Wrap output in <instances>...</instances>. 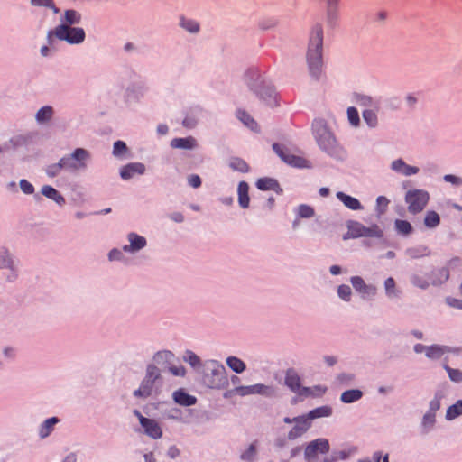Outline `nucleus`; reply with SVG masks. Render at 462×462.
I'll return each instance as SVG.
<instances>
[{
  "label": "nucleus",
  "instance_id": "obj_1",
  "mask_svg": "<svg viewBox=\"0 0 462 462\" xmlns=\"http://www.w3.org/2000/svg\"><path fill=\"white\" fill-rule=\"evenodd\" d=\"M312 130L319 148L330 157L343 161L346 157V151L337 143L333 134L327 126L323 117H316L312 123Z\"/></svg>",
  "mask_w": 462,
  "mask_h": 462
},
{
  "label": "nucleus",
  "instance_id": "obj_2",
  "mask_svg": "<svg viewBox=\"0 0 462 462\" xmlns=\"http://www.w3.org/2000/svg\"><path fill=\"white\" fill-rule=\"evenodd\" d=\"M322 45H323V28L321 24H316L310 33V42L307 51V61L310 73L315 79H319L322 68Z\"/></svg>",
  "mask_w": 462,
  "mask_h": 462
},
{
  "label": "nucleus",
  "instance_id": "obj_3",
  "mask_svg": "<svg viewBox=\"0 0 462 462\" xmlns=\"http://www.w3.org/2000/svg\"><path fill=\"white\" fill-rule=\"evenodd\" d=\"M202 383L210 389L221 390L228 386L225 366L217 360H208L204 365Z\"/></svg>",
  "mask_w": 462,
  "mask_h": 462
},
{
  "label": "nucleus",
  "instance_id": "obj_4",
  "mask_svg": "<svg viewBox=\"0 0 462 462\" xmlns=\"http://www.w3.org/2000/svg\"><path fill=\"white\" fill-rule=\"evenodd\" d=\"M86 33L83 28L59 24L47 32V41L53 44L54 39L65 41L69 44H79L85 41Z\"/></svg>",
  "mask_w": 462,
  "mask_h": 462
},
{
  "label": "nucleus",
  "instance_id": "obj_5",
  "mask_svg": "<svg viewBox=\"0 0 462 462\" xmlns=\"http://www.w3.org/2000/svg\"><path fill=\"white\" fill-rule=\"evenodd\" d=\"M330 445L327 439L319 438L304 445L303 457L305 462H332L328 457Z\"/></svg>",
  "mask_w": 462,
  "mask_h": 462
},
{
  "label": "nucleus",
  "instance_id": "obj_6",
  "mask_svg": "<svg viewBox=\"0 0 462 462\" xmlns=\"http://www.w3.org/2000/svg\"><path fill=\"white\" fill-rule=\"evenodd\" d=\"M90 160L91 153L85 148H76L72 152L61 157V162L65 166V171L69 173L85 171Z\"/></svg>",
  "mask_w": 462,
  "mask_h": 462
},
{
  "label": "nucleus",
  "instance_id": "obj_7",
  "mask_svg": "<svg viewBox=\"0 0 462 462\" xmlns=\"http://www.w3.org/2000/svg\"><path fill=\"white\" fill-rule=\"evenodd\" d=\"M161 376V369L154 365H148L145 371V376L141 382L140 387L134 392V396L138 398H147L153 391L154 383Z\"/></svg>",
  "mask_w": 462,
  "mask_h": 462
},
{
  "label": "nucleus",
  "instance_id": "obj_8",
  "mask_svg": "<svg viewBox=\"0 0 462 462\" xmlns=\"http://www.w3.org/2000/svg\"><path fill=\"white\" fill-rule=\"evenodd\" d=\"M283 422L285 424L292 425L287 432V439L289 441H294L302 438L311 428V423L303 416V414L293 418L284 417Z\"/></svg>",
  "mask_w": 462,
  "mask_h": 462
},
{
  "label": "nucleus",
  "instance_id": "obj_9",
  "mask_svg": "<svg viewBox=\"0 0 462 462\" xmlns=\"http://www.w3.org/2000/svg\"><path fill=\"white\" fill-rule=\"evenodd\" d=\"M430 195L423 189H411L406 193L405 202L408 209L412 214L421 212L428 205Z\"/></svg>",
  "mask_w": 462,
  "mask_h": 462
},
{
  "label": "nucleus",
  "instance_id": "obj_10",
  "mask_svg": "<svg viewBox=\"0 0 462 462\" xmlns=\"http://www.w3.org/2000/svg\"><path fill=\"white\" fill-rule=\"evenodd\" d=\"M273 149L280 159L286 164L297 168H310L309 162L302 157L292 154L288 148L279 143H273Z\"/></svg>",
  "mask_w": 462,
  "mask_h": 462
},
{
  "label": "nucleus",
  "instance_id": "obj_11",
  "mask_svg": "<svg viewBox=\"0 0 462 462\" xmlns=\"http://www.w3.org/2000/svg\"><path fill=\"white\" fill-rule=\"evenodd\" d=\"M258 82L251 86L252 89L266 102L268 106H276L277 97L275 90L273 86L266 83L264 80L258 79Z\"/></svg>",
  "mask_w": 462,
  "mask_h": 462
},
{
  "label": "nucleus",
  "instance_id": "obj_12",
  "mask_svg": "<svg viewBox=\"0 0 462 462\" xmlns=\"http://www.w3.org/2000/svg\"><path fill=\"white\" fill-rule=\"evenodd\" d=\"M375 236V228L374 226L366 227L363 224L356 221H350L347 224V233L344 237L346 239L350 238H359V237H368L372 238Z\"/></svg>",
  "mask_w": 462,
  "mask_h": 462
},
{
  "label": "nucleus",
  "instance_id": "obj_13",
  "mask_svg": "<svg viewBox=\"0 0 462 462\" xmlns=\"http://www.w3.org/2000/svg\"><path fill=\"white\" fill-rule=\"evenodd\" d=\"M128 245H125L122 250L125 253L135 254L143 250L147 245V240L144 236H142L134 232L127 234Z\"/></svg>",
  "mask_w": 462,
  "mask_h": 462
},
{
  "label": "nucleus",
  "instance_id": "obj_14",
  "mask_svg": "<svg viewBox=\"0 0 462 462\" xmlns=\"http://www.w3.org/2000/svg\"><path fill=\"white\" fill-rule=\"evenodd\" d=\"M350 282L362 300H369L374 293V287L367 284L361 276H352Z\"/></svg>",
  "mask_w": 462,
  "mask_h": 462
},
{
  "label": "nucleus",
  "instance_id": "obj_15",
  "mask_svg": "<svg viewBox=\"0 0 462 462\" xmlns=\"http://www.w3.org/2000/svg\"><path fill=\"white\" fill-rule=\"evenodd\" d=\"M341 0H326V20L329 26H336L340 18Z\"/></svg>",
  "mask_w": 462,
  "mask_h": 462
},
{
  "label": "nucleus",
  "instance_id": "obj_16",
  "mask_svg": "<svg viewBox=\"0 0 462 462\" xmlns=\"http://www.w3.org/2000/svg\"><path fill=\"white\" fill-rule=\"evenodd\" d=\"M254 395L266 399H278L281 397L280 388L275 384L255 383Z\"/></svg>",
  "mask_w": 462,
  "mask_h": 462
},
{
  "label": "nucleus",
  "instance_id": "obj_17",
  "mask_svg": "<svg viewBox=\"0 0 462 462\" xmlns=\"http://www.w3.org/2000/svg\"><path fill=\"white\" fill-rule=\"evenodd\" d=\"M142 428L145 435L152 439H159L162 436V430L160 424L153 419L148 418L142 420Z\"/></svg>",
  "mask_w": 462,
  "mask_h": 462
},
{
  "label": "nucleus",
  "instance_id": "obj_18",
  "mask_svg": "<svg viewBox=\"0 0 462 462\" xmlns=\"http://www.w3.org/2000/svg\"><path fill=\"white\" fill-rule=\"evenodd\" d=\"M145 170V165L142 162H130L121 168L120 177L123 180H130L135 174L143 175Z\"/></svg>",
  "mask_w": 462,
  "mask_h": 462
},
{
  "label": "nucleus",
  "instance_id": "obj_19",
  "mask_svg": "<svg viewBox=\"0 0 462 462\" xmlns=\"http://www.w3.org/2000/svg\"><path fill=\"white\" fill-rule=\"evenodd\" d=\"M284 384L294 393L300 394L302 386L301 379L293 369H288L285 373Z\"/></svg>",
  "mask_w": 462,
  "mask_h": 462
},
{
  "label": "nucleus",
  "instance_id": "obj_20",
  "mask_svg": "<svg viewBox=\"0 0 462 462\" xmlns=\"http://www.w3.org/2000/svg\"><path fill=\"white\" fill-rule=\"evenodd\" d=\"M174 354L169 350L158 351L152 357V364L158 367L161 366L162 370H166L167 367L174 361Z\"/></svg>",
  "mask_w": 462,
  "mask_h": 462
},
{
  "label": "nucleus",
  "instance_id": "obj_21",
  "mask_svg": "<svg viewBox=\"0 0 462 462\" xmlns=\"http://www.w3.org/2000/svg\"><path fill=\"white\" fill-rule=\"evenodd\" d=\"M60 422L57 417H51L43 420L38 427V437L40 439H47L54 430L55 426Z\"/></svg>",
  "mask_w": 462,
  "mask_h": 462
},
{
  "label": "nucleus",
  "instance_id": "obj_22",
  "mask_svg": "<svg viewBox=\"0 0 462 462\" xmlns=\"http://www.w3.org/2000/svg\"><path fill=\"white\" fill-rule=\"evenodd\" d=\"M172 399L177 404L186 407L192 406L197 402V398L186 393L184 389L174 391Z\"/></svg>",
  "mask_w": 462,
  "mask_h": 462
},
{
  "label": "nucleus",
  "instance_id": "obj_23",
  "mask_svg": "<svg viewBox=\"0 0 462 462\" xmlns=\"http://www.w3.org/2000/svg\"><path fill=\"white\" fill-rule=\"evenodd\" d=\"M260 190H273L277 194L282 193V189L275 179L273 178H260L255 183Z\"/></svg>",
  "mask_w": 462,
  "mask_h": 462
},
{
  "label": "nucleus",
  "instance_id": "obj_24",
  "mask_svg": "<svg viewBox=\"0 0 462 462\" xmlns=\"http://www.w3.org/2000/svg\"><path fill=\"white\" fill-rule=\"evenodd\" d=\"M392 168L396 172H399L405 176H411L419 172V168L416 166H411L407 164L403 160L398 159L393 162Z\"/></svg>",
  "mask_w": 462,
  "mask_h": 462
},
{
  "label": "nucleus",
  "instance_id": "obj_25",
  "mask_svg": "<svg viewBox=\"0 0 462 462\" xmlns=\"http://www.w3.org/2000/svg\"><path fill=\"white\" fill-rule=\"evenodd\" d=\"M336 197L339 201L343 203L346 208L351 210H361L363 208L360 201L357 199L347 195L343 191H337L336 193Z\"/></svg>",
  "mask_w": 462,
  "mask_h": 462
},
{
  "label": "nucleus",
  "instance_id": "obj_26",
  "mask_svg": "<svg viewBox=\"0 0 462 462\" xmlns=\"http://www.w3.org/2000/svg\"><path fill=\"white\" fill-rule=\"evenodd\" d=\"M238 204L242 208H249V185L246 181H240L237 186Z\"/></svg>",
  "mask_w": 462,
  "mask_h": 462
},
{
  "label": "nucleus",
  "instance_id": "obj_27",
  "mask_svg": "<svg viewBox=\"0 0 462 462\" xmlns=\"http://www.w3.org/2000/svg\"><path fill=\"white\" fill-rule=\"evenodd\" d=\"M81 22V14L79 12L74 9L65 10L63 14L60 16V24L66 26H72Z\"/></svg>",
  "mask_w": 462,
  "mask_h": 462
},
{
  "label": "nucleus",
  "instance_id": "obj_28",
  "mask_svg": "<svg viewBox=\"0 0 462 462\" xmlns=\"http://www.w3.org/2000/svg\"><path fill=\"white\" fill-rule=\"evenodd\" d=\"M41 193L44 197L55 201L60 206H63L65 204V198L50 185H43L41 189Z\"/></svg>",
  "mask_w": 462,
  "mask_h": 462
},
{
  "label": "nucleus",
  "instance_id": "obj_29",
  "mask_svg": "<svg viewBox=\"0 0 462 462\" xmlns=\"http://www.w3.org/2000/svg\"><path fill=\"white\" fill-rule=\"evenodd\" d=\"M171 146L174 149L193 150L197 146V142L191 136L186 138H174L171 141Z\"/></svg>",
  "mask_w": 462,
  "mask_h": 462
},
{
  "label": "nucleus",
  "instance_id": "obj_30",
  "mask_svg": "<svg viewBox=\"0 0 462 462\" xmlns=\"http://www.w3.org/2000/svg\"><path fill=\"white\" fill-rule=\"evenodd\" d=\"M449 352H451V348L446 346L433 345L425 348L426 356L431 359H439Z\"/></svg>",
  "mask_w": 462,
  "mask_h": 462
},
{
  "label": "nucleus",
  "instance_id": "obj_31",
  "mask_svg": "<svg viewBox=\"0 0 462 462\" xmlns=\"http://www.w3.org/2000/svg\"><path fill=\"white\" fill-rule=\"evenodd\" d=\"M326 391L327 387L322 385H315L313 387L302 386L299 396L301 398L320 397L326 393Z\"/></svg>",
  "mask_w": 462,
  "mask_h": 462
},
{
  "label": "nucleus",
  "instance_id": "obj_32",
  "mask_svg": "<svg viewBox=\"0 0 462 462\" xmlns=\"http://www.w3.org/2000/svg\"><path fill=\"white\" fill-rule=\"evenodd\" d=\"M331 415V408L328 406H321L311 410L303 416L312 424V420L318 418L328 417Z\"/></svg>",
  "mask_w": 462,
  "mask_h": 462
},
{
  "label": "nucleus",
  "instance_id": "obj_33",
  "mask_svg": "<svg viewBox=\"0 0 462 462\" xmlns=\"http://www.w3.org/2000/svg\"><path fill=\"white\" fill-rule=\"evenodd\" d=\"M229 168L234 171L241 173H247L250 171V167L247 162L239 157H231L227 162Z\"/></svg>",
  "mask_w": 462,
  "mask_h": 462
},
{
  "label": "nucleus",
  "instance_id": "obj_34",
  "mask_svg": "<svg viewBox=\"0 0 462 462\" xmlns=\"http://www.w3.org/2000/svg\"><path fill=\"white\" fill-rule=\"evenodd\" d=\"M363 396V392L359 389H351L343 392L340 395V401L344 403H353L359 401Z\"/></svg>",
  "mask_w": 462,
  "mask_h": 462
},
{
  "label": "nucleus",
  "instance_id": "obj_35",
  "mask_svg": "<svg viewBox=\"0 0 462 462\" xmlns=\"http://www.w3.org/2000/svg\"><path fill=\"white\" fill-rule=\"evenodd\" d=\"M226 365L236 374H241L246 369V365L240 358L230 356L226 359Z\"/></svg>",
  "mask_w": 462,
  "mask_h": 462
},
{
  "label": "nucleus",
  "instance_id": "obj_36",
  "mask_svg": "<svg viewBox=\"0 0 462 462\" xmlns=\"http://www.w3.org/2000/svg\"><path fill=\"white\" fill-rule=\"evenodd\" d=\"M180 26L190 33H197L200 30L199 22L181 16L180 19Z\"/></svg>",
  "mask_w": 462,
  "mask_h": 462
},
{
  "label": "nucleus",
  "instance_id": "obj_37",
  "mask_svg": "<svg viewBox=\"0 0 462 462\" xmlns=\"http://www.w3.org/2000/svg\"><path fill=\"white\" fill-rule=\"evenodd\" d=\"M257 448L255 443H252L240 454V459L244 462H255L257 459Z\"/></svg>",
  "mask_w": 462,
  "mask_h": 462
},
{
  "label": "nucleus",
  "instance_id": "obj_38",
  "mask_svg": "<svg viewBox=\"0 0 462 462\" xmlns=\"http://www.w3.org/2000/svg\"><path fill=\"white\" fill-rule=\"evenodd\" d=\"M14 264L12 254L6 248H0V269L13 268Z\"/></svg>",
  "mask_w": 462,
  "mask_h": 462
},
{
  "label": "nucleus",
  "instance_id": "obj_39",
  "mask_svg": "<svg viewBox=\"0 0 462 462\" xmlns=\"http://www.w3.org/2000/svg\"><path fill=\"white\" fill-rule=\"evenodd\" d=\"M62 171H65V166L61 162V158L58 162L50 164L45 168V173L51 178L58 176Z\"/></svg>",
  "mask_w": 462,
  "mask_h": 462
},
{
  "label": "nucleus",
  "instance_id": "obj_40",
  "mask_svg": "<svg viewBox=\"0 0 462 462\" xmlns=\"http://www.w3.org/2000/svg\"><path fill=\"white\" fill-rule=\"evenodd\" d=\"M337 294L338 298H340L345 302H349L352 299L353 292L350 286L346 284H341L337 286Z\"/></svg>",
  "mask_w": 462,
  "mask_h": 462
},
{
  "label": "nucleus",
  "instance_id": "obj_41",
  "mask_svg": "<svg viewBox=\"0 0 462 462\" xmlns=\"http://www.w3.org/2000/svg\"><path fill=\"white\" fill-rule=\"evenodd\" d=\"M460 415H462V400L457 401L454 405L448 409L446 418L451 420Z\"/></svg>",
  "mask_w": 462,
  "mask_h": 462
},
{
  "label": "nucleus",
  "instance_id": "obj_42",
  "mask_svg": "<svg viewBox=\"0 0 462 462\" xmlns=\"http://www.w3.org/2000/svg\"><path fill=\"white\" fill-rule=\"evenodd\" d=\"M424 223L428 227H436L440 223L439 215L435 211H428L424 218Z\"/></svg>",
  "mask_w": 462,
  "mask_h": 462
},
{
  "label": "nucleus",
  "instance_id": "obj_43",
  "mask_svg": "<svg viewBox=\"0 0 462 462\" xmlns=\"http://www.w3.org/2000/svg\"><path fill=\"white\" fill-rule=\"evenodd\" d=\"M183 360L189 363L192 367H199L201 365V360L199 356H197L191 350H186L183 356Z\"/></svg>",
  "mask_w": 462,
  "mask_h": 462
},
{
  "label": "nucleus",
  "instance_id": "obj_44",
  "mask_svg": "<svg viewBox=\"0 0 462 462\" xmlns=\"http://www.w3.org/2000/svg\"><path fill=\"white\" fill-rule=\"evenodd\" d=\"M297 215H298V217H300V218H310V217H314L315 210L312 207H310L309 205L300 204L297 208Z\"/></svg>",
  "mask_w": 462,
  "mask_h": 462
},
{
  "label": "nucleus",
  "instance_id": "obj_45",
  "mask_svg": "<svg viewBox=\"0 0 462 462\" xmlns=\"http://www.w3.org/2000/svg\"><path fill=\"white\" fill-rule=\"evenodd\" d=\"M32 6H43L52 10L54 14L60 13V9L56 6L54 0H31Z\"/></svg>",
  "mask_w": 462,
  "mask_h": 462
},
{
  "label": "nucleus",
  "instance_id": "obj_46",
  "mask_svg": "<svg viewBox=\"0 0 462 462\" xmlns=\"http://www.w3.org/2000/svg\"><path fill=\"white\" fill-rule=\"evenodd\" d=\"M433 275H434V279H433L434 283H442V282H445L446 281H448V279L449 278V271L448 268L442 267V268L436 270L433 273Z\"/></svg>",
  "mask_w": 462,
  "mask_h": 462
},
{
  "label": "nucleus",
  "instance_id": "obj_47",
  "mask_svg": "<svg viewBox=\"0 0 462 462\" xmlns=\"http://www.w3.org/2000/svg\"><path fill=\"white\" fill-rule=\"evenodd\" d=\"M395 227L398 233L407 236L412 232V226L410 222L406 220L398 219L395 221Z\"/></svg>",
  "mask_w": 462,
  "mask_h": 462
},
{
  "label": "nucleus",
  "instance_id": "obj_48",
  "mask_svg": "<svg viewBox=\"0 0 462 462\" xmlns=\"http://www.w3.org/2000/svg\"><path fill=\"white\" fill-rule=\"evenodd\" d=\"M355 380V374L351 373H341L336 377V381L338 384L343 386H348L352 384Z\"/></svg>",
  "mask_w": 462,
  "mask_h": 462
},
{
  "label": "nucleus",
  "instance_id": "obj_49",
  "mask_svg": "<svg viewBox=\"0 0 462 462\" xmlns=\"http://www.w3.org/2000/svg\"><path fill=\"white\" fill-rule=\"evenodd\" d=\"M254 390H255V384L247 385V386L240 385V386L235 387L232 392L241 397H244L246 395H254Z\"/></svg>",
  "mask_w": 462,
  "mask_h": 462
},
{
  "label": "nucleus",
  "instance_id": "obj_50",
  "mask_svg": "<svg viewBox=\"0 0 462 462\" xmlns=\"http://www.w3.org/2000/svg\"><path fill=\"white\" fill-rule=\"evenodd\" d=\"M128 152V148L125 142L116 141L113 145V155L115 157H122Z\"/></svg>",
  "mask_w": 462,
  "mask_h": 462
},
{
  "label": "nucleus",
  "instance_id": "obj_51",
  "mask_svg": "<svg viewBox=\"0 0 462 462\" xmlns=\"http://www.w3.org/2000/svg\"><path fill=\"white\" fill-rule=\"evenodd\" d=\"M245 126L254 133H260V125L254 117H239Z\"/></svg>",
  "mask_w": 462,
  "mask_h": 462
},
{
  "label": "nucleus",
  "instance_id": "obj_52",
  "mask_svg": "<svg viewBox=\"0 0 462 462\" xmlns=\"http://www.w3.org/2000/svg\"><path fill=\"white\" fill-rule=\"evenodd\" d=\"M165 418L168 420H174L183 421L182 411L178 408H171L165 412Z\"/></svg>",
  "mask_w": 462,
  "mask_h": 462
},
{
  "label": "nucleus",
  "instance_id": "obj_53",
  "mask_svg": "<svg viewBox=\"0 0 462 462\" xmlns=\"http://www.w3.org/2000/svg\"><path fill=\"white\" fill-rule=\"evenodd\" d=\"M459 294L461 296V299H457L455 297H448L446 299L447 304L452 308L462 309V282L459 287Z\"/></svg>",
  "mask_w": 462,
  "mask_h": 462
},
{
  "label": "nucleus",
  "instance_id": "obj_54",
  "mask_svg": "<svg viewBox=\"0 0 462 462\" xmlns=\"http://www.w3.org/2000/svg\"><path fill=\"white\" fill-rule=\"evenodd\" d=\"M436 422V416L433 412L425 414L422 425L426 430H430Z\"/></svg>",
  "mask_w": 462,
  "mask_h": 462
},
{
  "label": "nucleus",
  "instance_id": "obj_55",
  "mask_svg": "<svg viewBox=\"0 0 462 462\" xmlns=\"http://www.w3.org/2000/svg\"><path fill=\"white\" fill-rule=\"evenodd\" d=\"M445 368L452 381L456 383L462 382V371L458 369L450 368L448 365H446Z\"/></svg>",
  "mask_w": 462,
  "mask_h": 462
},
{
  "label": "nucleus",
  "instance_id": "obj_56",
  "mask_svg": "<svg viewBox=\"0 0 462 462\" xmlns=\"http://www.w3.org/2000/svg\"><path fill=\"white\" fill-rule=\"evenodd\" d=\"M19 186L21 190L26 195H31L34 193L33 185L24 179H22L19 181Z\"/></svg>",
  "mask_w": 462,
  "mask_h": 462
},
{
  "label": "nucleus",
  "instance_id": "obj_57",
  "mask_svg": "<svg viewBox=\"0 0 462 462\" xmlns=\"http://www.w3.org/2000/svg\"><path fill=\"white\" fill-rule=\"evenodd\" d=\"M107 258L110 262L114 261H123L124 260V254L123 252L117 248H113L108 252Z\"/></svg>",
  "mask_w": 462,
  "mask_h": 462
},
{
  "label": "nucleus",
  "instance_id": "obj_58",
  "mask_svg": "<svg viewBox=\"0 0 462 462\" xmlns=\"http://www.w3.org/2000/svg\"><path fill=\"white\" fill-rule=\"evenodd\" d=\"M356 452V447L349 448L348 449L340 450L337 454V457L335 458H333V461L336 460V459L346 460L352 454H355Z\"/></svg>",
  "mask_w": 462,
  "mask_h": 462
},
{
  "label": "nucleus",
  "instance_id": "obj_59",
  "mask_svg": "<svg viewBox=\"0 0 462 462\" xmlns=\"http://www.w3.org/2000/svg\"><path fill=\"white\" fill-rule=\"evenodd\" d=\"M167 370H169L171 373V374H173L174 376H181L182 377L186 374V369L182 365L175 366V365H172V364H171L167 367Z\"/></svg>",
  "mask_w": 462,
  "mask_h": 462
},
{
  "label": "nucleus",
  "instance_id": "obj_60",
  "mask_svg": "<svg viewBox=\"0 0 462 462\" xmlns=\"http://www.w3.org/2000/svg\"><path fill=\"white\" fill-rule=\"evenodd\" d=\"M188 183L190 187L198 189L201 186V179L197 174H191L187 179Z\"/></svg>",
  "mask_w": 462,
  "mask_h": 462
},
{
  "label": "nucleus",
  "instance_id": "obj_61",
  "mask_svg": "<svg viewBox=\"0 0 462 462\" xmlns=\"http://www.w3.org/2000/svg\"><path fill=\"white\" fill-rule=\"evenodd\" d=\"M386 292L389 295L395 293V281L393 278H388L384 283Z\"/></svg>",
  "mask_w": 462,
  "mask_h": 462
},
{
  "label": "nucleus",
  "instance_id": "obj_62",
  "mask_svg": "<svg viewBox=\"0 0 462 462\" xmlns=\"http://www.w3.org/2000/svg\"><path fill=\"white\" fill-rule=\"evenodd\" d=\"M444 180L447 182H450V183H452L453 185H456V186H459V185L462 184V179L460 177L456 176V175H452V174L445 175Z\"/></svg>",
  "mask_w": 462,
  "mask_h": 462
},
{
  "label": "nucleus",
  "instance_id": "obj_63",
  "mask_svg": "<svg viewBox=\"0 0 462 462\" xmlns=\"http://www.w3.org/2000/svg\"><path fill=\"white\" fill-rule=\"evenodd\" d=\"M197 123L196 117H184L181 122L182 125L189 129L195 127Z\"/></svg>",
  "mask_w": 462,
  "mask_h": 462
},
{
  "label": "nucleus",
  "instance_id": "obj_64",
  "mask_svg": "<svg viewBox=\"0 0 462 462\" xmlns=\"http://www.w3.org/2000/svg\"><path fill=\"white\" fill-rule=\"evenodd\" d=\"M78 456L76 452H69L61 462H77Z\"/></svg>",
  "mask_w": 462,
  "mask_h": 462
}]
</instances>
